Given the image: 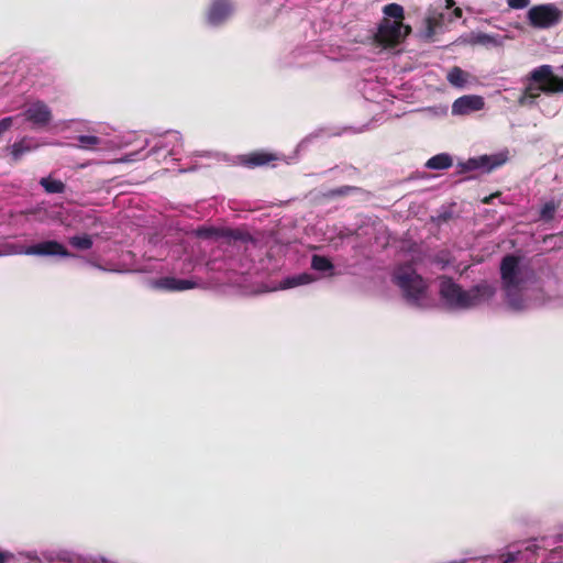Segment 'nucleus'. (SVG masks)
I'll list each match as a JSON object with an SVG mask.
<instances>
[{"instance_id":"obj_1","label":"nucleus","mask_w":563,"mask_h":563,"mask_svg":"<svg viewBox=\"0 0 563 563\" xmlns=\"http://www.w3.org/2000/svg\"><path fill=\"white\" fill-rule=\"evenodd\" d=\"M501 290L507 306L522 311L548 302L534 271L520 257L507 255L500 263Z\"/></svg>"},{"instance_id":"obj_2","label":"nucleus","mask_w":563,"mask_h":563,"mask_svg":"<svg viewBox=\"0 0 563 563\" xmlns=\"http://www.w3.org/2000/svg\"><path fill=\"white\" fill-rule=\"evenodd\" d=\"M440 295L449 308L468 310L488 303L495 297L496 288L488 282H482L465 290L451 278L443 277L440 282Z\"/></svg>"},{"instance_id":"obj_3","label":"nucleus","mask_w":563,"mask_h":563,"mask_svg":"<svg viewBox=\"0 0 563 563\" xmlns=\"http://www.w3.org/2000/svg\"><path fill=\"white\" fill-rule=\"evenodd\" d=\"M393 282L409 305L418 308L428 306V284L411 264L397 266L393 273Z\"/></svg>"},{"instance_id":"obj_4","label":"nucleus","mask_w":563,"mask_h":563,"mask_svg":"<svg viewBox=\"0 0 563 563\" xmlns=\"http://www.w3.org/2000/svg\"><path fill=\"white\" fill-rule=\"evenodd\" d=\"M530 80L536 82L537 86L530 84L526 87L522 95L518 99L520 106L532 104L534 100L540 96V92H563V78L554 75L550 65H542L534 68L530 73Z\"/></svg>"},{"instance_id":"obj_5","label":"nucleus","mask_w":563,"mask_h":563,"mask_svg":"<svg viewBox=\"0 0 563 563\" xmlns=\"http://www.w3.org/2000/svg\"><path fill=\"white\" fill-rule=\"evenodd\" d=\"M411 32L409 25H405L401 21H390L384 18L375 34V41L384 47H395L401 43Z\"/></svg>"},{"instance_id":"obj_6","label":"nucleus","mask_w":563,"mask_h":563,"mask_svg":"<svg viewBox=\"0 0 563 563\" xmlns=\"http://www.w3.org/2000/svg\"><path fill=\"white\" fill-rule=\"evenodd\" d=\"M561 11L554 4L533 5L528 11V21L532 27L550 29L561 20Z\"/></svg>"},{"instance_id":"obj_7","label":"nucleus","mask_w":563,"mask_h":563,"mask_svg":"<svg viewBox=\"0 0 563 563\" xmlns=\"http://www.w3.org/2000/svg\"><path fill=\"white\" fill-rule=\"evenodd\" d=\"M24 254L26 255H37V256H53L59 255L63 257L70 256V253L67 249L59 242L54 240L43 241L33 245L27 246L24 250Z\"/></svg>"},{"instance_id":"obj_8","label":"nucleus","mask_w":563,"mask_h":563,"mask_svg":"<svg viewBox=\"0 0 563 563\" xmlns=\"http://www.w3.org/2000/svg\"><path fill=\"white\" fill-rule=\"evenodd\" d=\"M148 285L153 289L165 291H184L196 287V283L190 279H183L169 276L152 279L148 282Z\"/></svg>"},{"instance_id":"obj_9","label":"nucleus","mask_w":563,"mask_h":563,"mask_svg":"<svg viewBox=\"0 0 563 563\" xmlns=\"http://www.w3.org/2000/svg\"><path fill=\"white\" fill-rule=\"evenodd\" d=\"M277 159L278 156L275 153L266 151H253L238 156L239 164L246 168L267 166Z\"/></svg>"},{"instance_id":"obj_10","label":"nucleus","mask_w":563,"mask_h":563,"mask_svg":"<svg viewBox=\"0 0 563 563\" xmlns=\"http://www.w3.org/2000/svg\"><path fill=\"white\" fill-rule=\"evenodd\" d=\"M484 98L476 95H467L457 98L452 104V113L466 115L484 108Z\"/></svg>"},{"instance_id":"obj_11","label":"nucleus","mask_w":563,"mask_h":563,"mask_svg":"<svg viewBox=\"0 0 563 563\" xmlns=\"http://www.w3.org/2000/svg\"><path fill=\"white\" fill-rule=\"evenodd\" d=\"M25 119L33 125L42 128L47 125L52 120L49 108L42 101H37L24 111Z\"/></svg>"},{"instance_id":"obj_12","label":"nucleus","mask_w":563,"mask_h":563,"mask_svg":"<svg viewBox=\"0 0 563 563\" xmlns=\"http://www.w3.org/2000/svg\"><path fill=\"white\" fill-rule=\"evenodd\" d=\"M232 4L229 0H214L208 11L210 24L219 25L232 13Z\"/></svg>"},{"instance_id":"obj_13","label":"nucleus","mask_w":563,"mask_h":563,"mask_svg":"<svg viewBox=\"0 0 563 563\" xmlns=\"http://www.w3.org/2000/svg\"><path fill=\"white\" fill-rule=\"evenodd\" d=\"M37 147H38V144L34 139L24 136L20 141L13 143L11 146H9L7 148L10 150L12 161L14 163H16V162L21 161V158L25 154L36 150Z\"/></svg>"},{"instance_id":"obj_14","label":"nucleus","mask_w":563,"mask_h":563,"mask_svg":"<svg viewBox=\"0 0 563 563\" xmlns=\"http://www.w3.org/2000/svg\"><path fill=\"white\" fill-rule=\"evenodd\" d=\"M316 278L309 273H300L283 278L279 284L274 287V290H286L299 286L311 284Z\"/></svg>"},{"instance_id":"obj_15","label":"nucleus","mask_w":563,"mask_h":563,"mask_svg":"<svg viewBox=\"0 0 563 563\" xmlns=\"http://www.w3.org/2000/svg\"><path fill=\"white\" fill-rule=\"evenodd\" d=\"M452 164V157L446 153H441L429 158L426 163V167L429 169L443 170L450 168Z\"/></svg>"},{"instance_id":"obj_16","label":"nucleus","mask_w":563,"mask_h":563,"mask_svg":"<svg viewBox=\"0 0 563 563\" xmlns=\"http://www.w3.org/2000/svg\"><path fill=\"white\" fill-rule=\"evenodd\" d=\"M311 267L317 272L325 273L328 276L334 274L333 264L325 256L313 255L311 258Z\"/></svg>"},{"instance_id":"obj_17","label":"nucleus","mask_w":563,"mask_h":563,"mask_svg":"<svg viewBox=\"0 0 563 563\" xmlns=\"http://www.w3.org/2000/svg\"><path fill=\"white\" fill-rule=\"evenodd\" d=\"M40 184L47 194H62L66 189V185L62 180L52 176L41 178Z\"/></svg>"},{"instance_id":"obj_18","label":"nucleus","mask_w":563,"mask_h":563,"mask_svg":"<svg viewBox=\"0 0 563 563\" xmlns=\"http://www.w3.org/2000/svg\"><path fill=\"white\" fill-rule=\"evenodd\" d=\"M330 173L334 174L335 178L353 179L360 175V169L353 165L344 164L330 169Z\"/></svg>"},{"instance_id":"obj_19","label":"nucleus","mask_w":563,"mask_h":563,"mask_svg":"<svg viewBox=\"0 0 563 563\" xmlns=\"http://www.w3.org/2000/svg\"><path fill=\"white\" fill-rule=\"evenodd\" d=\"M362 189L356 186H341L335 189H331L323 194V197L327 199H336L341 197L349 196L351 194L360 192Z\"/></svg>"},{"instance_id":"obj_20","label":"nucleus","mask_w":563,"mask_h":563,"mask_svg":"<svg viewBox=\"0 0 563 563\" xmlns=\"http://www.w3.org/2000/svg\"><path fill=\"white\" fill-rule=\"evenodd\" d=\"M69 244L77 250L86 251L92 247V238L88 234L74 235L68 240Z\"/></svg>"},{"instance_id":"obj_21","label":"nucleus","mask_w":563,"mask_h":563,"mask_svg":"<svg viewBox=\"0 0 563 563\" xmlns=\"http://www.w3.org/2000/svg\"><path fill=\"white\" fill-rule=\"evenodd\" d=\"M506 162V158H499L497 156L488 157L482 156L479 161L471 159L470 163L474 165V167H486L488 166V170L501 166Z\"/></svg>"},{"instance_id":"obj_22","label":"nucleus","mask_w":563,"mask_h":563,"mask_svg":"<svg viewBox=\"0 0 563 563\" xmlns=\"http://www.w3.org/2000/svg\"><path fill=\"white\" fill-rule=\"evenodd\" d=\"M77 141V147L81 150H95L102 142L100 137L95 135H79Z\"/></svg>"},{"instance_id":"obj_23","label":"nucleus","mask_w":563,"mask_h":563,"mask_svg":"<svg viewBox=\"0 0 563 563\" xmlns=\"http://www.w3.org/2000/svg\"><path fill=\"white\" fill-rule=\"evenodd\" d=\"M383 12L388 18L395 19V21H401L405 18L404 8L398 3H389L384 7Z\"/></svg>"},{"instance_id":"obj_24","label":"nucleus","mask_w":563,"mask_h":563,"mask_svg":"<svg viewBox=\"0 0 563 563\" xmlns=\"http://www.w3.org/2000/svg\"><path fill=\"white\" fill-rule=\"evenodd\" d=\"M448 81L455 87H463L466 82L465 73L460 67H453L448 74Z\"/></svg>"},{"instance_id":"obj_25","label":"nucleus","mask_w":563,"mask_h":563,"mask_svg":"<svg viewBox=\"0 0 563 563\" xmlns=\"http://www.w3.org/2000/svg\"><path fill=\"white\" fill-rule=\"evenodd\" d=\"M561 547H556L550 551L547 558L541 560V563H556V561L561 560Z\"/></svg>"},{"instance_id":"obj_26","label":"nucleus","mask_w":563,"mask_h":563,"mask_svg":"<svg viewBox=\"0 0 563 563\" xmlns=\"http://www.w3.org/2000/svg\"><path fill=\"white\" fill-rule=\"evenodd\" d=\"M13 124V118L7 117L0 120V136L7 132Z\"/></svg>"},{"instance_id":"obj_27","label":"nucleus","mask_w":563,"mask_h":563,"mask_svg":"<svg viewBox=\"0 0 563 563\" xmlns=\"http://www.w3.org/2000/svg\"><path fill=\"white\" fill-rule=\"evenodd\" d=\"M530 0H508V5L512 9H523L529 5Z\"/></svg>"},{"instance_id":"obj_28","label":"nucleus","mask_w":563,"mask_h":563,"mask_svg":"<svg viewBox=\"0 0 563 563\" xmlns=\"http://www.w3.org/2000/svg\"><path fill=\"white\" fill-rule=\"evenodd\" d=\"M214 233H217V231L211 228L210 229L202 228V229L198 230V235H200V236H211Z\"/></svg>"},{"instance_id":"obj_29","label":"nucleus","mask_w":563,"mask_h":563,"mask_svg":"<svg viewBox=\"0 0 563 563\" xmlns=\"http://www.w3.org/2000/svg\"><path fill=\"white\" fill-rule=\"evenodd\" d=\"M499 196H500V192L493 194V195H490V196L484 197V198L482 199V202H483V203L488 205V203H490L495 198H498Z\"/></svg>"},{"instance_id":"obj_30","label":"nucleus","mask_w":563,"mask_h":563,"mask_svg":"<svg viewBox=\"0 0 563 563\" xmlns=\"http://www.w3.org/2000/svg\"><path fill=\"white\" fill-rule=\"evenodd\" d=\"M478 42L479 43H489L492 41V37L487 34H481L478 37H477Z\"/></svg>"},{"instance_id":"obj_31","label":"nucleus","mask_w":563,"mask_h":563,"mask_svg":"<svg viewBox=\"0 0 563 563\" xmlns=\"http://www.w3.org/2000/svg\"><path fill=\"white\" fill-rule=\"evenodd\" d=\"M462 14H463V11H462V9H461V8H455V9L453 10V15H454V18L460 19V18L462 16Z\"/></svg>"},{"instance_id":"obj_32","label":"nucleus","mask_w":563,"mask_h":563,"mask_svg":"<svg viewBox=\"0 0 563 563\" xmlns=\"http://www.w3.org/2000/svg\"><path fill=\"white\" fill-rule=\"evenodd\" d=\"M541 211H544V212H548V211H554V206L552 203H547L544 205V207L541 209Z\"/></svg>"},{"instance_id":"obj_33","label":"nucleus","mask_w":563,"mask_h":563,"mask_svg":"<svg viewBox=\"0 0 563 563\" xmlns=\"http://www.w3.org/2000/svg\"><path fill=\"white\" fill-rule=\"evenodd\" d=\"M8 560V555L0 551V563H5Z\"/></svg>"},{"instance_id":"obj_34","label":"nucleus","mask_w":563,"mask_h":563,"mask_svg":"<svg viewBox=\"0 0 563 563\" xmlns=\"http://www.w3.org/2000/svg\"><path fill=\"white\" fill-rule=\"evenodd\" d=\"M446 8H451L455 4L454 0H445Z\"/></svg>"},{"instance_id":"obj_35","label":"nucleus","mask_w":563,"mask_h":563,"mask_svg":"<svg viewBox=\"0 0 563 563\" xmlns=\"http://www.w3.org/2000/svg\"><path fill=\"white\" fill-rule=\"evenodd\" d=\"M451 214L452 213L445 212V213H442L441 216H442L443 220H449L451 218Z\"/></svg>"},{"instance_id":"obj_36","label":"nucleus","mask_w":563,"mask_h":563,"mask_svg":"<svg viewBox=\"0 0 563 563\" xmlns=\"http://www.w3.org/2000/svg\"><path fill=\"white\" fill-rule=\"evenodd\" d=\"M542 214H543V216H548V219H551V217H550V216H551L552 213L547 212V213H542Z\"/></svg>"},{"instance_id":"obj_37","label":"nucleus","mask_w":563,"mask_h":563,"mask_svg":"<svg viewBox=\"0 0 563 563\" xmlns=\"http://www.w3.org/2000/svg\"><path fill=\"white\" fill-rule=\"evenodd\" d=\"M59 220H60L62 223H65L66 218L60 217Z\"/></svg>"}]
</instances>
